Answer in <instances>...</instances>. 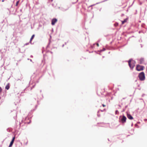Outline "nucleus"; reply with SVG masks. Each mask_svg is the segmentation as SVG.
Listing matches in <instances>:
<instances>
[{
	"label": "nucleus",
	"mask_w": 147,
	"mask_h": 147,
	"mask_svg": "<svg viewBox=\"0 0 147 147\" xmlns=\"http://www.w3.org/2000/svg\"><path fill=\"white\" fill-rule=\"evenodd\" d=\"M19 1H18L17 2V3H16V6H18V4L19 3Z\"/></svg>",
	"instance_id": "13"
},
{
	"label": "nucleus",
	"mask_w": 147,
	"mask_h": 147,
	"mask_svg": "<svg viewBox=\"0 0 147 147\" xmlns=\"http://www.w3.org/2000/svg\"><path fill=\"white\" fill-rule=\"evenodd\" d=\"M96 45H97V47H99V44L98 43H97L96 44Z\"/></svg>",
	"instance_id": "16"
},
{
	"label": "nucleus",
	"mask_w": 147,
	"mask_h": 147,
	"mask_svg": "<svg viewBox=\"0 0 147 147\" xmlns=\"http://www.w3.org/2000/svg\"><path fill=\"white\" fill-rule=\"evenodd\" d=\"M138 77L140 80L143 81L145 79V74L143 72L140 73Z\"/></svg>",
	"instance_id": "2"
},
{
	"label": "nucleus",
	"mask_w": 147,
	"mask_h": 147,
	"mask_svg": "<svg viewBox=\"0 0 147 147\" xmlns=\"http://www.w3.org/2000/svg\"><path fill=\"white\" fill-rule=\"evenodd\" d=\"M127 19H125L123 21H122V24H123L125 23L127 21Z\"/></svg>",
	"instance_id": "9"
},
{
	"label": "nucleus",
	"mask_w": 147,
	"mask_h": 147,
	"mask_svg": "<svg viewBox=\"0 0 147 147\" xmlns=\"http://www.w3.org/2000/svg\"><path fill=\"white\" fill-rule=\"evenodd\" d=\"M35 35L34 34H33L32 35V36L31 38H30V42H31V41L33 39V38H34V36Z\"/></svg>",
	"instance_id": "10"
},
{
	"label": "nucleus",
	"mask_w": 147,
	"mask_h": 147,
	"mask_svg": "<svg viewBox=\"0 0 147 147\" xmlns=\"http://www.w3.org/2000/svg\"><path fill=\"white\" fill-rule=\"evenodd\" d=\"M127 118L129 119L132 120L133 119V117L130 114H127Z\"/></svg>",
	"instance_id": "6"
},
{
	"label": "nucleus",
	"mask_w": 147,
	"mask_h": 147,
	"mask_svg": "<svg viewBox=\"0 0 147 147\" xmlns=\"http://www.w3.org/2000/svg\"><path fill=\"white\" fill-rule=\"evenodd\" d=\"M5 88L7 90H8L9 88V84H8L6 86Z\"/></svg>",
	"instance_id": "8"
},
{
	"label": "nucleus",
	"mask_w": 147,
	"mask_h": 147,
	"mask_svg": "<svg viewBox=\"0 0 147 147\" xmlns=\"http://www.w3.org/2000/svg\"><path fill=\"white\" fill-rule=\"evenodd\" d=\"M118 112V111L117 110H116L115 111V113H116V114H117Z\"/></svg>",
	"instance_id": "15"
},
{
	"label": "nucleus",
	"mask_w": 147,
	"mask_h": 147,
	"mask_svg": "<svg viewBox=\"0 0 147 147\" xmlns=\"http://www.w3.org/2000/svg\"><path fill=\"white\" fill-rule=\"evenodd\" d=\"M126 117L124 116H123V117L121 119V121L122 123H124L126 122Z\"/></svg>",
	"instance_id": "5"
},
{
	"label": "nucleus",
	"mask_w": 147,
	"mask_h": 147,
	"mask_svg": "<svg viewBox=\"0 0 147 147\" xmlns=\"http://www.w3.org/2000/svg\"><path fill=\"white\" fill-rule=\"evenodd\" d=\"M144 66L138 64L136 65V69L137 71H140L144 69Z\"/></svg>",
	"instance_id": "3"
},
{
	"label": "nucleus",
	"mask_w": 147,
	"mask_h": 147,
	"mask_svg": "<svg viewBox=\"0 0 147 147\" xmlns=\"http://www.w3.org/2000/svg\"><path fill=\"white\" fill-rule=\"evenodd\" d=\"M144 61V59L143 58H141L140 59V63L142 64Z\"/></svg>",
	"instance_id": "7"
},
{
	"label": "nucleus",
	"mask_w": 147,
	"mask_h": 147,
	"mask_svg": "<svg viewBox=\"0 0 147 147\" xmlns=\"http://www.w3.org/2000/svg\"><path fill=\"white\" fill-rule=\"evenodd\" d=\"M13 143V142L11 141V142H10V144L9 146V147H11L12 146Z\"/></svg>",
	"instance_id": "11"
},
{
	"label": "nucleus",
	"mask_w": 147,
	"mask_h": 147,
	"mask_svg": "<svg viewBox=\"0 0 147 147\" xmlns=\"http://www.w3.org/2000/svg\"><path fill=\"white\" fill-rule=\"evenodd\" d=\"M102 106H103V107H105L106 106V105H104V104H102Z\"/></svg>",
	"instance_id": "14"
},
{
	"label": "nucleus",
	"mask_w": 147,
	"mask_h": 147,
	"mask_svg": "<svg viewBox=\"0 0 147 147\" xmlns=\"http://www.w3.org/2000/svg\"><path fill=\"white\" fill-rule=\"evenodd\" d=\"M57 21V20L56 18L53 19L51 21V24L52 25H54Z\"/></svg>",
	"instance_id": "4"
},
{
	"label": "nucleus",
	"mask_w": 147,
	"mask_h": 147,
	"mask_svg": "<svg viewBox=\"0 0 147 147\" xmlns=\"http://www.w3.org/2000/svg\"><path fill=\"white\" fill-rule=\"evenodd\" d=\"M15 137L14 136L12 138V140H11V142H14V140H15Z\"/></svg>",
	"instance_id": "12"
},
{
	"label": "nucleus",
	"mask_w": 147,
	"mask_h": 147,
	"mask_svg": "<svg viewBox=\"0 0 147 147\" xmlns=\"http://www.w3.org/2000/svg\"><path fill=\"white\" fill-rule=\"evenodd\" d=\"M129 65L131 69H133L134 68L136 62L133 60L130 59L128 61Z\"/></svg>",
	"instance_id": "1"
},
{
	"label": "nucleus",
	"mask_w": 147,
	"mask_h": 147,
	"mask_svg": "<svg viewBox=\"0 0 147 147\" xmlns=\"http://www.w3.org/2000/svg\"><path fill=\"white\" fill-rule=\"evenodd\" d=\"M146 71H147V66L146 67Z\"/></svg>",
	"instance_id": "17"
}]
</instances>
